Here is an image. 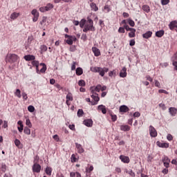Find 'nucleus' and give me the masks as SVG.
<instances>
[{
  "label": "nucleus",
  "mask_w": 177,
  "mask_h": 177,
  "mask_svg": "<svg viewBox=\"0 0 177 177\" xmlns=\"http://www.w3.org/2000/svg\"><path fill=\"white\" fill-rule=\"evenodd\" d=\"M170 30H175L177 32V21H172L170 22L169 25Z\"/></svg>",
  "instance_id": "obj_13"
},
{
  "label": "nucleus",
  "mask_w": 177,
  "mask_h": 177,
  "mask_svg": "<svg viewBox=\"0 0 177 177\" xmlns=\"http://www.w3.org/2000/svg\"><path fill=\"white\" fill-rule=\"evenodd\" d=\"M135 44H136L135 39L130 40L129 41L130 46H135Z\"/></svg>",
  "instance_id": "obj_58"
},
{
  "label": "nucleus",
  "mask_w": 177,
  "mask_h": 177,
  "mask_svg": "<svg viewBox=\"0 0 177 177\" xmlns=\"http://www.w3.org/2000/svg\"><path fill=\"white\" fill-rule=\"evenodd\" d=\"M38 161H39V156H36L35 157V160L33 161L34 164H38Z\"/></svg>",
  "instance_id": "obj_54"
},
{
  "label": "nucleus",
  "mask_w": 177,
  "mask_h": 177,
  "mask_svg": "<svg viewBox=\"0 0 177 177\" xmlns=\"http://www.w3.org/2000/svg\"><path fill=\"white\" fill-rule=\"evenodd\" d=\"M92 95H91V97L92 99H93L94 101L91 102V105L92 106H95L96 104H97V102H99V100H100V98L99 97V94L97 93H95L93 94V90H92Z\"/></svg>",
  "instance_id": "obj_4"
},
{
  "label": "nucleus",
  "mask_w": 177,
  "mask_h": 177,
  "mask_svg": "<svg viewBox=\"0 0 177 177\" xmlns=\"http://www.w3.org/2000/svg\"><path fill=\"white\" fill-rule=\"evenodd\" d=\"M158 92L160 93H165V95H169V93H168V91L164 90V89H160L158 90Z\"/></svg>",
  "instance_id": "obj_52"
},
{
  "label": "nucleus",
  "mask_w": 177,
  "mask_h": 177,
  "mask_svg": "<svg viewBox=\"0 0 177 177\" xmlns=\"http://www.w3.org/2000/svg\"><path fill=\"white\" fill-rule=\"evenodd\" d=\"M127 67L124 66L120 73V77L121 78H125L127 77Z\"/></svg>",
  "instance_id": "obj_14"
},
{
  "label": "nucleus",
  "mask_w": 177,
  "mask_h": 177,
  "mask_svg": "<svg viewBox=\"0 0 177 177\" xmlns=\"http://www.w3.org/2000/svg\"><path fill=\"white\" fill-rule=\"evenodd\" d=\"M39 67H41V68L40 69V71L39 70V74H41V73L42 74H45V73L46 72V64L41 63L39 64Z\"/></svg>",
  "instance_id": "obj_18"
},
{
  "label": "nucleus",
  "mask_w": 177,
  "mask_h": 177,
  "mask_svg": "<svg viewBox=\"0 0 177 177\" xmlns=\"http://www.w3.org/2000/svg\"><path fill=\"white\" fill-rule=\"evenodd\" d=\"M131 130V127L129 125H121L120 126V131H123L124 132H127L128 131Z\"/></svg>",
  "instance_id": "obj_25"
},
{
  "label": "nucleus",
  "mask_w": 177,
  "mask_h": 177,
  "mask_svg": "<svg viewBox=\"0 0 177 177\" xmlns=\"http://www.w3.org/2000/svg\"><path fill=\"white\" fill-rule=\"evenodd\" d=\"M39 10H40V12H41V13H45V12H48L47 10H46V6L41 7L39 8Z\"/></svg>",
  "instance_id": "obj_51"
},
{
  "label": "nucleus",
  "mask_w": 177,
  "mask_h": 177,
  "mask_svg": "<svg viewBox=\"0 0 177 177\" xmlns=\"http://www.w3.org/2000/svg\"><path fill=\"white\" fill-rule=\"evenodd\" d=\"M157 146L159 147H162V149H168L169 147V143L167 142H160V141H158L156 142Z\"/></svg>",
  "instance_id": "obj_10"
},
{
  "label": "nucleus",
  "mask_w": 177,
  "mask_h": 177,
  "mask_svg": "<svg viewBox=\"0 0 177 177\" xmlns=\"http://www.w3.org/2000/svg\"><path fill=\"white\" fill-rule=\"evenodd\" d=\"M53 138L56 140V142H59V140H60V138L57 134L54 135Z\"/></svg>",
  "instance_id": "obj_59"
},
{
  "label": "nucleus",
  "mask_w": 177,
  "mask_h": 177,
  "mask_svg": "<svg viewBox=\"0 0 177 177\" xmlns=\"http://www.w3.org/2000/svg\"><path fill=\"white\" fill-rule=\"evenodd\" d=\"M19 60V57L15 54H8L6 57V63H10V64L16 63Z\"/></svg>",
  "instance_id": "obj_3"
},
{
  "label": "nucleus",
  "mask_w": 177,
  "mask_h": 177,
  "mask_svg": "<svg viewBox=\"0 0 177 177\" xmlns=\"http://www.w3.org/2000/svg\"><path fill=\"white\" fill-rule=\"evenodd\" d=\"M118 32L120 34H124L125 33V28L122 27H120L118 29Z\"/></svg>",
  "instance_id": "obj_45"
},
{
  "label": "nucleus",
  "mask_w": 177,
  "mask_h": 177,
  "mask_svg": "<svg viewBox=\"0 0 177 177\" xmlns=\"http://www.w3.org/2000/svg\"><path fill=\"white\" fill-rule=\"evenodd\" d=\"M109 77H113V75H115V71H112L109 73Z\"/></svg>",
  "instance_id": "obj_62"
},
{
  "label": "nucleus",
  "mask_w": 177,
  "mask_h": 177,
  "mask_svg": "<svg viewBox=\"0 0 177 177\" xmlns=\"http://www.w3.org/2000/svg\"><path fill=\"white\" fill-rule=\"evenodd\" d=\"M15 146L20 148V145H21L20 140L15 139Z\"/></svg>",
  "instance_id": "obj_50"
},
{
  "label": "nucleus",
  "mask_w": 177,
  "mask_h": 177,
  "mask_svg": "<svg viewBox=\"0 0 177 177\" xmlns=\"http://www.w3.org/2000/svg\"><path fill=\"white\" fill-rule=\"evenodd\" d=\"M71 162H77V157L75 156V154H73L71 157Z\"/></svg>",
  "instance_id": "obj_40"
},
{
  "label": "nucleus",
  "mask_w": 177,
  "mask_h": 177,
  "mask_svg": "<svg viewBox=\"0 0 177 177\" xmlns=\"http://www.w3.org/2000/svg\"><path fill=\"white\" fill-rule=\"evenodd\" d=\"M75 66H77V62H73L72 65H71V70H72V71H74V70H75Z\"/></svg>",
  "instance_id": "obj_53"
},
{
  "label": "nucleus",
  "mask_w": 177,
  "mask_h": 177,
  "mask_svg": "<svg viewBox=\"0 0 177 177\" xmlns=\"http://www.w3.org/2000/svg\"><path fill=\"white\" fill-rule=\"evenodd\" d=\"M90 6L91 8V10H93L94 12H97V10H99V8L96 6V3H91Z\"/></svg>",
  "instance_id": "obj_28"
},
{
  "label": "nucleus",
  "mask_w": 177,
  "mask_h": 177,
  "mask_svg": "<svg viewBox=\"0 0 177 177\" xmlns=\"http://www.w3.org/2000/svg\"><path fill=\"white\" fill-rule=\"evenodd\" d=\"M92 171H93V166H90L89 168L86 169L87 174H91Z\"/></svg>",
  "instance_id": "obj_46"
},
{
  "label": "nucleus",
  "mask_w": 177,
  "mask_h": 177,
  "mask_svg": "<svg viewBox=\"0 0 177 177\" xmlns=\"http://www.w3.org/2000/svg\"><path fill=\"white\" fill-rule=\"evenodd\" d=\"M127 21L128 24H129V26L131 27H135V21L133 20H132L131 19H128L127 20Z\"/></svg>",
  "instance_id": "obj_36"
},
{
  "label": "nucleus",
  "mask_w": 177,
  "mask_h": 177,
  "mask_svg": "<svg viewBox=\"0 0 177 177\" xmlns=\"http://www.w3.org/2000/svg\"><path fill=\"white\" fill-rule=\"evenodd\" d=\"M40 53L42 55V53H44V52H46V50H48V46H45V45H41L40 46Z\"/></svg>",
  "instance_id": "obj_33"
},
{
  "label": "nucleus",
  "mask_w": 177,
  "mask_h": 177,
  "mask_svg": "<svg viewBox=\"0 0 177 177\" xmlns=\"http://www.w3.org/2000/svg\"><path fill=\"white\" fill-rule=\"evenodd\" d=\"M17 124L18 125H19L17 129L20 132H21L23 131V122L21 120H19Z\"/></svg>",
  "instance_id": "obj_35"
},
{
  "label": "nucleus",
  "mask_w": 177,
  "mask_h": 177,
  "mask_svg": "<svg viewBox=\"0 0 177 177\" xmlns=\"http://www.w3.org/2000/svg\"><path fill=\"white\" fill-rule=\"evenodd\" d=\"M152 35H153V32L147 31V32L142 35V37L143 38H145V39H149V38H151Z\"/></svg>",
  "instance_id": "obj_23"
},
{
  "label": "nucleus",
  "mask_w": 177,
  "mask_h": 177,
  "mask_svg": "<svg viewBox=\"0 0 177 177\" xmlns=\"http://www.w3.org/2000/svg\"><path fill=\"white\" fill-rule=\"evenodd\" d=\"M98 110L102 111V114H106V113H107V110L106 109V106L104 105L98 106Z\"/></svg>",
  "instance_id": "obj_26"
},
{
  "label": "nucleus",
  "mask_w": 177,
  "mask_h": 177,
  "mask_svg": "<svg viewBox=\"0 0 177 177\" xmlns=\"http://www.w3.org/2000/svg\"><path fill=\"white\" fill-rule=\"evenodd\" d=\"M177 60V52L171 57V61L172 62H176Z\"/></svg>",
  "instance_id": "obj_44"
},
{
  "label": "nucleus",
  "mask_w": 177,
  "mask_h": 177,
  "mask_svg": "<svg viewBox=\"0 0 177 177\" xmlns=\"http://www.w3.org/2000/svg\"><path fill=\"white\" fill-rule=\"evenodd\" d=\"M79 86H86V83L85 82V80H81L78 82Z\"/></svg>",
  "instance_id": "obj_38"
},
{
  "label": "nucleus",
  "mask_w": 177,
  "mask_h": 177,
  "mask_svg": "<svg viewBox=\"0 0 177 177\" xmlns=\"http://www.w3.org/2000/svg\"><path fill=\"white\" fill-rule=\"evenodd\" d=\"M140 115V113H139V112H135L134 113H133V117H136V118H139V116Z\"/></svg>",
  "instance_id": "obj_63"
},
{
  "label": "nucleus",
  "mask_w": 177,
  "mask_h": 177,
  "mask_svg": "<svg viewBox=\"0 0 177 177\" xmlns=\"http://www.w3.org/2000/svg\"><path fill=\"white\" fill-rule=\"evenodd\" d=\"M124 28L126 29V31H131L133 28H129V26L125 24L124 25Z\"/></svg>",
  "instance_id": "obj_55"
},
{
  "label": "nucleus",
  "mask_w": 177,
  "mask_h": 177,
  "mask_svg": "<svg viewBox=\"0 0 177 177\" xmlns=\"http://www.w3.org/2000/svg\"><path fill=\"white\" fill-rule=\"evenodd\" d=\"M46 17H43L42 20L40 21V24L42 26L44 23H46Z\"/></svg>",
  "instance_id": "obj_56"
},
{
  "label": "nucleus",
  "mask_w": 177,
  "mask_h": 177,
  "mask_svg": "<svg viewBox=\"0 0 177 177\" xmlns=\"http://www.w3.org/2000/svg\"><path fill=\"white\" fill-rule=\"evenodd\" d=\"M165 34L164 30H158L156 32V37H158V38H161Z\"/></svg>",
  "instance_id": "obj_32"
},
{
  "label": "nucleus",
  "mask_w": 177,
  "mask_h": 177,
  "mask_svg": "<svg viewBox=\"0 0 177 177\" xmlns=\"http://www.w3.org/2000/svg\"><path fill=\"white\" fill-rule=\"evenodd\" d=\"M32 171L36 172V174H39L41 172V166L38 163H34L32 166Z\"/></svg>",
  "instance_id": "obj_8"
},
{
  "label": "nucleus",
  "mask_w": 177,
  "mask_h": 177,
  "mask_svg": "<svg viewBox=\"0 0 177 177\" xmlns=\"http://www.w3.org/2000/svg\"><path fill=\"white\" fill-rule=\"evenodd\" d=\"M28 111H30V113H34V111H35V107H34V106L32 105H30L28 107Z\"/></svg>",
  "instance_id": "obj_41"
},
{
  "label": "nucleus",
  "mask_w": 177,
  "mask_h": 177,
  "mask_svg": "<svg viewBox=\"0 0 177 177\" xmlns=\"http://www.w3.org/2000/svg\"><path fill=\"white\" fill-rule=\"evenodd\" d=\"M167 140L171 141L174 139V137L172 136V135L168 134L167 136Z\"/></svg>",
  "instance_id": "obj_61"
},
{
  "label": "nucleus",
  "mask_w": 177,
  "mask_h": 177,
  "mask_svg": "<svg viewBox=\"0 0 177 177\" xmlns=\"http://www.w3.org/2000/svg\"><path fill=\"white\" fill-rule=\"evenodd\" d=\"M162 162L164 164V167L166 168H169V162H171V159H169L168 156H164L162 158Z\"/></svg>",
  "instance_id": "obj_6"
},
{
  "label": "nucleus",
  "mask_w": 177,
  "mask_h": 177,
  "mask_svg": "<svg viewBox=\"0 0 177 177\" xmlns=\"http://www.w3.org/2000/svg\"><path fill=\"white\" fill-rule=\"evenodd\" d=\"M32 65L33 67H36V73L39 74V62L33 59V61H32Z\"/></svg>",
  "instance_id": "obj_12"
},
{
  "label": "nucleus",
  "mask_w": 177,
  "mask_h": 177,
  "mask_svg": "<svg viewBox=\"0 0 177 177\" xmlns=\"http://www.w3.org/2000/svg\"><path fill=\"white\" fill-rule=\"evenodd\" d=\"M80 26L83 28L84 32L88 31H95V26H93V21L91 19H82L80 22Z\"/></svg>",
  "instance_id": "obj_1"
},
{
  "label": "nucleus",
  "mask_w": 177,
  "mask_h": 177,
  "mask_svg": "<svg viewBox=\"0 0 177 177\" xmlns=\"http://www.w3.org/2000/svg\"><path fill=\"white\" fill-rule=\"evenodd\" d=\"M130 32L129 33V38H135L136 37V29L132 28L131 30H129Z\"/></svg>",
  "instance_id": "obj_24"
},
{
  "label": "nucleus",
  "mask_w": 177,
  "mask_h": 177,
  "mask_svg": "<svg viewBox=\"0 0 177 177\" xmlns=\"http://www.w3.org/2000/svg\"><path fill=\"white\" fill-rule=\"evenodd\" d=\"M172 64L174 66L175 70L177 71V62H172Z\"/></svg>",
  "instance_id": "obj_64"
},
{
  "label": "nucleus",
  "mask_w": 177,
  "mask_h": 177,
  "mask_svg": "<svg viewBox=\"0 0 177 177\" xmlns=\"http://www.w3.org/2000/svg\"><path fill=\"white\" fill-rule=\"evenodd\" d=\"M65 38H66L67 39L65 40L66 44H68V45H73V37L71 35H64Z\"/></svg>",
  "instance_id": "obj_16"
},
{
  "label": "nucleus",
  "mask_w": 177,
  "mask_h": 177,
  "mask_svg": "<svg viewBox=\"0 0 177 177\" xmlns=\"http://www.w3.org/2000/svg\"><path fill=\"white\" fill-rule=\"evenodd\" d=\"M75 146H76V149H77V152L80 154H82V153H84V148H82V145H81V144H78L76 142Z\"/></svg>",
  "instance_id": "obj_19"
},
{
  "label": "nucleus",
  "mask_w": 177,
  "mask_h": 177,
  "mask_svg": "<svg viewBox=\"0 0 177 177\" xmlns=\"http://www.w3.org/2000/svg\"><path fill=\"white\" fill-rule=\"evenodd\" d=\"M149 134L151 138H157V130L153 126H149Z\"/></svg>",
  "instance_id": "obj_5"
},
{
  "label": "nucleus",
  "mask_w": 177,
  "mask_h": 177,
  "mask_svg": "<svg viewBox=\"0 0 177 177\" xmlns=\"http://www.w3.org/2000/svg\"><path fill=\"white\" fill-rule=\"evenodd\" d=\"M91 71L93 73H99L100 75H101V77H104V74L105 73H107L109 71V68H102V67H97V66H95V67H92L91 68Z\"/></svg>",
  "instance_id": "obj_2"
},
{
  "label": "nucleus",
  "mask_w": 177,
  "mask_h": 177,
  "mask_svg": "<svg viewBox=\"0 0 177 177\" xmlns=\"http://www.w3.org/2000/svg\"><path fill=\"white\" fill-rule=\"evenodd\" d=\"M161 3L163 6L168 5L169 3V0H161Z\"/></svg>",
  "instance_id": "obj_49"
},
{
  "label": "nucleus",
  "mask_w": 177,
  "mask_h": 177,
  "mask_svg": "<svg viewBox=\"0 0 177 177\" xmlns=\"http://www.w3.org/2000/svg\"><path fill=\"white\" fill-rule=\"evenodd\" d=\"M142 9L144 12H146V13L150 12V6L147 5H143Z\"/></svg>",
  "instance_id": "obj_30"
},
{
  "label": "nucleus",
  "mask_w": 177,
  "mask_h": 177,
  "mask_svg": "<svg viewBox=\"0 0 177 177\" xmlns=\"http://www.w3.org/2000/svg\"><path fill=\"white\" fill-rule=\"evenodd\" d=\"M124 172L130 175L131 177H135V172H133L131 169L128 170V169H124Z\"/></svg>",
  "instance_id": "obj_29"
},
{
  "label": "nucleus",
  "mask_w": 177,
  "mask_h": 177,
  "mask_svg": "<svg viewBox=\"0 0 177 177\" xmlns=\"http://www.w3.org/2000/svg\"><path fill=\"white\" fill-rule=\"evenodd\" d=\"M46 174H47V175H49V176H50L52 175V168L47 167L46 168Z\"/></svg>",
  "instance_id": "obj_37"
},
{
  "label": "nucleus",
  "mask_w": 177,
  "mask_h": 177,
  "mask_svg": "<svg viewBox=\"0 0 177 177\" xmlns=\"http://www.w3.org/2000/svg\"><path fill=\"white\" fill-rule=\"evenodd\" d=\"M84 74V70H82V68L79 67L76 68V75H82Z\"/></svg>",
  "instance_id": "obj_31"
},
{
  "label": "nucleus",
  "mask_w": 177,
  "mask_h": 177,
  "mask_svg": "<svg viewBox=\"0 0 177 177\" xmlns=\"http://www.w3.org/2000/svg\"><path fill=\"white\" fill-rule=\"evenodd\" d=\"M19 16H20V13L19 12H13L10 15V19L11 20H16V19H17V17H19Z\"/></svg>",
  "instance_id": "obj_27"
},
{
  "label": "nucleus",
  "mask_w": 177,
  "mask_h": 177,
  "mask_svg": "<svg viewBox=\"0 0 177 177\" xmlns=\"http://www.w3.org/2000/svg\"><path fill=\"white\" fill-rule=\"evenodd\" d=\"M32 15L33 16L32 21H37L38 18L39 17V12L37 10V9H33L32 10Z\"/></svg>",
  "instance_id": "obj_7"
},
{
  "label": "nucleus",
  "mask_w": 177,
  "mask_h": 177,
  "mask_svg": "<svg viewBox=\"0 0 177 177\" xmlns=\"http://www.w3.org/2000/svg\"><path fill=\"white\" fill-rule=\"evenodd\" d=\"M101 89H102V85L100 84L97 85V86L95 88V91L96 92H100Z\"/></svg>",
  "instance_id": "obj_47"
},
{
  "label": "nucleus",
  "mask_w": 177,
  "mask_h": 177,
  "mask_svg": "<svg viewBox=\"0 0 177 177\" xmlns=\"http://www.w3.org/2000/svg\"><path fill=\"white\" fill-rule=\"evenodd\" d=\"M120 160H121L122 162H124V164H129V157L125 156L124 155H121L119 157Z\"/></svg>",
  "instance_id": "obj_11"
},
{
  "label": "nucleus",
  "mask_w": 177,
  "mask_h": 177,
  "mask_svg": "<svg viewBox=\"0 0 177 177\" xmlns=\"http://www.w3.org/2000/svg\"><path fill=\"white\" fill-rule=\"evenodd\" d=\"M169 111L172 117H175V115H176L177 109H176L175 107H170L169 109Z\"/></svg>",
  "instance_id": "obj_22"
},
{
  "label": "nucleus",
  "mask_w": 177,
  "mask_h": 177,
  "mask_svg": "<svg viewBox=\"0 0 177 177\" xmlns=\"http://www.w3.org/2000/svg\"><path fill=\"white\" fill-rule=\"evenodd\" d=\"M26 124L27 125V127H28V128H32V124L31 123L30 119H26Z\"/></svg>",
  "instance_id": "obj_39"
},
{
  "label": "nucleus",
  "mask_w": 177,
  "mask_h": 177,
  "mask_svg": "<svg viewBox=\"0 0 177 177\" xmlns=\"http://www.w3.org/2000/svg\"><path fill=\"white\" fill-rule=\"evenodd\" d=\"M120 113H128L129 111V108L127 106V105H122L120 106Z\"/></svg>",
  "instance_id": "obj_20"
},
{
  "label": "nucleus",
  "mask_w": 177,
  "mask_h": 177,
  "mask_svg": "<svg viewBox=\"0 0 177 177\" xmlns=\"http://www.w3.org/2000/svg\"><path fill=\"white\" fill-rule=\"evenodd\" d=\"M73 100H74V98L73 97V93H68V94L66 95V101L67 106H70L71 104L70 102H73Z\"/></svg>",
  "instance_id": "obj_9"
},
{
  "label": "nucleus",
  "mask_w": 177,
  "mask_h": 177,
  "mask_svg": "<svg viewBox=\"0 0 177 177\" xmlns=\"http://www.w3.org/2000/svg\"><path fill=\"white\" fill-rule=\"evenodd\" d=\"M92 52L94 53V56L96 57H98V56H100V50L96 47H92Z\"/></svg>",
  "instance_id": "obj_17"
},
{
  "label": "nucleus",
  "mask_w": 177,
  "mask_h": 177,
  "mask_svg": "<svg viewBox=\"0 0 177 177\" xmlns=\"http://www.w3.org/2000/svg\"><path fill=\"white\" fill-rule=\"evenodd\" d=\"M20 93H21L20 89H17L15 92V95L16 96H17V97H21V95Z\"/></svg>",
  "instance_id": "obj_48"
},
{
  "label": "nucleus",
  "mask_w": 177,
  "mask_h": 177,
  "mask_svg": "<svg viewBox=\"0 0 177 177\" xmlns=\"http://www.w3.org/2000/svg\"><path fill=\"white\" fill-rule=\"evenodd\" d=\"M155 86L157 88H161V84H160V82L158 80H155Z\"/></svg>",
  "instance_id": "obj_57"
},
{
  "label": "nucleus",
  "mask_w": 177,
  "mask_h": 177,
  "mask_svg": "<svg viewBox=\"0 0 177 177\" xmlns=\"http://www.w3.org/2000/svg\"><path fill=\"white\" fill-rule=\"evenodd\" d=\"M24 58L25 59V60H26V62H32L33 60H35V56L31 55H25Z\"/></svg>",
  "instance_id": "obj_21"
},
{
  "label": "nucleus",
  "mask_w": 177,
  "mask_h": 177,
  "mask_svg": "<svg viewBox=\"0 0 177 177\" xmlns=\"http://www.w3.org/2000/svg\"><path fill=\"white\" fill-rule=\"evenodd\" d=\"M24 133H26V135H30V133H31V130L28 129V127H25Z\"/></svg>",
  "instance_id": "obj_43"
},
{
  "label": "nucleus",
  "mask_w": 177,
  "mask_h": 177,
  "mask_svg": "<svg viewBox=\"0 0 177 177\" xmlns=\"http://www.w3.org/2000/svg\"><path fill=\"white\" fill-rule=\"evenodd\" d=\"M82 115H84V110L79 109L77 111V117H82Z\"/></svg>",
  "instance_id": "obj_42"
},
{
  "label": "nucleus",
  "mask_w": 177,
  "mask_h": 177,
  "mask_svg": "<svg viewBox=\"0 0 177 177\" xmlns=\"http://www.w3.org/2000/svg\"><path fill=\"white\" fill-rule=\"evenodd\" d=\"M55 6H53V4L48 3H47V5L46 6V10H47V12H48V10H50L52 9H53Z\"/></svg>",
  "instance_id": "obj_34"
},
{
  "label": "nucleus",
  "mask_w": 177,
  "mask_h": 177,
  "mask_svg": "<svg viewBox=\"0 0 177 177\" xmlns=\"http://www.w3.org/2000/svg\"><path fill=\"white\" fill-rule=\"evenodd\" d=\"M111 120L113 122H115V121H117V115H111Z\"/></svg>",
  "instance_id": "obj_60"
},
{
  "label": "nucleus",
  "mask_w": 177,
  "mask_h": 177,
  "mask_svg": "<svg viewBox=\"0 0 177 177\" xmlns=\"http://www.w3.org/2000/svg\"><path fill=\"white\" fill-rule=\"evenodd\" d=\"M83 123L86 127H91L93 125V121L91 119H86L84 120Z\"/></svg>",
  "instance_id": "obj_15"
}]
</instances>
